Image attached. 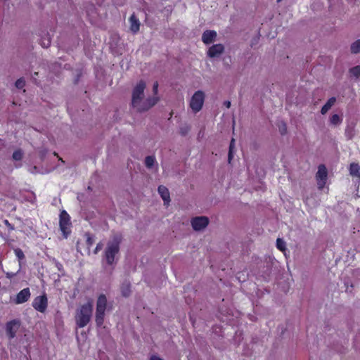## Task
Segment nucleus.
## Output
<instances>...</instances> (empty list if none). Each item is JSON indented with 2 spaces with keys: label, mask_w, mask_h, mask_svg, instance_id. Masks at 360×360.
I'll list each match as a JSON object with an SVG mask.
<instances>
[{
  "label": "nucleus",
  "mask_w": 360,
  "mask_h": 360,
  "mask_svg": "<svg viewBox=\"0 0 360 360\" xmlns=\"http://www.w3.org/2000/svg\"><path fill=\"white\" fill-rule=\"evenodd\" d=\"M146 83L140 81L134 88L132 91L131 105L134 109L139 112H143L149 110L155 105L159 98L157 96L144 98V90Z\"/></svg>",
  "instance_id": "f257e3e1"
},
{
  "label": "nucleus",
  "mask_w": 360,
  "mask_h": 360,
  "mask_svg": "<svg viewBox=\"0 0 360 360\" xmlns=\"http://www.w3.org/2000/svg\"><path fill=\"white\" fill-rule=\"evenodd\" d=\"M122 240L120 235H115L108 242L105 249L104 255L106 262L108 265H112L116 262V257L120 252V245Z\"/></svg>",
  "instance_id": "f03ea898"
},
{
  "label": "nucleus",
  "mask_w": 360,
  "mask_h": 360,
  "mask_svg": "<svg viewBox=\"0 0 360 360\" xmlns=\"http://www.w3.org/2000/svg\"><path fill=\"white\" fill-rule=\"evenodd\" d=\"M93 311L91 302L82 304L76 311L75 321L79 328L85 327L91 321Z\"/></svg>",
  "instance_id": "7ed1b4c3"
},
{
  "label": "nucleus",
  "mask_w": 360,
  "mask_h": 360,
  "mask_svg": "<svg viewBox=\"0 0 360 360\" xmlns=\"http://www.w3.org/2000/svg\"><path fill=\"white\" fill-rule=\"evenodd\" d=\"M108 307V300L104 294L98 297L96 306L95 321L98 326H101L104 322L105 311Z\"/></svg>",
  "instance_id": "20e7f679"
},
{
  "label": "nucleus",
  "mask_w": 360,
  "mask_h": 360,
  "mask_svg": "<svg viewBox=\"0 0 360 360\" xmlns=\"http://www.w3.org/2000/svg\"><path fill=\"white\" fill-rule=\"evenodd\" d=\"M205 101V94L202 91L198 90L192 96L189 106L194 113L199 112L203 105Z\"/></svg>",
  "instance_id": "39448f33"
},
{
  "label": "nucleus",
  "mask_w": 360,
  "mask_h": 360,
  "mask_svg": "<svg viewBox=\"0 0 360 360\" xmlns=\"http://www.w3.org/2000/svg\"><path fill=\"white\" fill-rule=\"evenodd\" d=\"M59 225L63 235L65 238H68L71 232V222L70 215L65 210H63L60 214Z\"/></svg>",
  "instance_id": "423d86ee"
},
{
  "label": "nucleus",
  "mask_w": 360,
  "mask_h": 360,
  "mask_svg": "<svg viewBox=\"0 0 360 360\" xmlns=\"http://www.w3.org/2000/svg\"><path fill=\"white\" fill-rule=\"evenodd\" d=\"M328 176V172L326 167L323 165H321L318 167V171L316 174L317 185L319 189H322L326 182Z\"/></svg>",
  "instance_id": "0eeeda50"
},
{
  "label": "nucleus",
  "mask_w": 360,
  "mask_h": 360,
  "mask_svg": "<svg viewBox=\"0 0 360 360\" xmlns=\"http://www.w3.org/2000/svg\"><path fill=\"white\" fill-rule=\"evenodd\" d=\"M20 326V321L17 319L12 320L6 323V332L9 339H13L15 337Z\"/></svg>",
  "instance_id": "6e6552de"
},
{
  "label": "nucleus",
  "mask_w": 360,
  "mask_h": 360,
  "mask_svg": "<svg viewBox=\"0 0 360 360\" xmlns=\"http://www.w3.org/2000/svg\"><path fill=\"white\" fill-rule=\"evenodd\" d=\"M191 226L195 231L204 229L209 224V219L207 217H196L191 219Z\"/></svg>",
  "instance_id": "1a4fd4ad"
},
{
  "label": "nucleus",
  "mask_w": 360,
  "mask_h": 360,
  "mask_svg": "<svg viewBox=\"0 0 360 360\" xmlns=\"http://www.w3.org/2000/svg\"><path fill=\"white\" fill-rule=\"evenodd\" d=\"M48 306V300L45 295L37 297L32 302V307L39 312H44Z\"/></svg>",
  "instance_id": "9d476101"
},
{
  "label": "nucleus",
  "mask_w": 360,
  "mask_h": 360,
  "mask_svg": "<svg viewBox=\"0 0 360 360\" xmlns=\"http://www.w3.org/2000/svg\"><path fill=\"white\" fill-rule=\"evenodd\" d=\"M225 50L224 46L222 44H216L210 46L207 51V56L211 58H219L224 53Z\"/></svg>",
  "instance_id": "9b49d317"
},
{
  "label": "nucleus",
  "mask_w": 360,
  "mask_h": 360,
  "mask_svg": "<svg viewBox=\"0 0 360 360\" xmlns=\"http://www.w3.org/2000/svg\"><path fill=\"white\" fill-rule=\"evenodd\" d=\"M217 37V32L214 30H205L202 34V41L206 45L211 44L215 41Z\"/></svg>",
  "instance_id": "f8f14e48"
},
{
  "label": "nucleus",
  "mask_w": 360,
  "mask_h": 360,
  "mask_svg": "<svg viewBox=\"0 0 360 360\" xmlns=\"http://www.w3.org/2000/svg\"><path fill=\"white\" fill-rule=\"evenodd\" d=\"M30 289L29 288H24L22 289V290H20L17 296H16V300H15V302L17 304H22V303H24L26 301L28 300V299L30 298Z\"/></svg>",
  "instance_id": "ddd939ff"
},
{
  "label": "nucleus",
  "mask_w": 360,
  "mask_h": 360,
  "mask_svg": "<svg viewBox=\"0 0 360 360\" xmlns=\"http://www.w3.org/2000/svg\"><path fill=\"white\" fill-rule=\"evenodd\" d=\"M129 23H130V30L133 33H136L139 32L140 28V22L139 20L136 17L134 14H132L129 19Z\"/></svg>",
  "instance_id": "4468645a"
},
{
  "label": "nucleus",
  "mask_w": 360,
  "mask_h": 360,
  "mask_svg": "<svg viewBox=\"0 0 360 360\" xmlns=\"http://www.w3.org/2000/svg\"><path fill=\"white\" fill-rule=\"evenodd\" d=\"M158 193L164 200L165 204H168L170 201L169 193L168 189L164 186L158 187Z\"/></svg>",
  "instance_id": "2eb2a0df"
},
{
  "label": "nucleus",
  "mask_w": 360,
  "mask_h": 360,
  "mask_svg": "<svg viewBox=\"0 0 360 360\" xmlns=\"http://www.w3.org/2000/svg\"><path fill=\"white\" fill-rule=\"evenodd\" d=\"M336 101V98L335 97H331L328 100L326 103L322 107L321 110V114L324 115L326 114L330 108L331 107L335 104Z\"/></svg>",
  "instance_id": "dca6fc26"
},
{
  "label": "nucleus",
  "mask_w": 360,
  "mask_h": 360,
  "mask_svg": "<svg viewBox=\"0 0 360 360\" xmlns=\"http://www.w3.org/2000/svg\"><path fill=\"white\" fill-rule=\"evenodd\" d=\"M360 167L356 163H352L349 166V174L353 176H360Z\"/></svg>",
  "instance_id": "f3484780"
},
{
  "label": "nucleus",
  "mask_w": 360,
  "mask_h": 360,
  "mask_svg": "<svg viewBox=\"0 0 360 360\" xmlns=\"http://www.w3.org/2000/svg\"><path fill=\"white\" fill-rule=\"evenodd\" d=\"M121 292L123 296L128 297L130 294V283L127 281L124 282L121 285Z\"/></svg>",
  "instance_id": "a211bd4d"
},
{
  "label": "nucleus",
  "mask_w": 360,
  "mask_h": 360,
  "mask_svg": "<svg viewBox=\"0 0 360 360\" xmlns=\"http://www.w3.org/2000/svg\"><path fill=\"white\" fill-rule=\"evenodd\" d=\"M234 148H235V139H232L229 145V155H228V161L230 163L234 153Z\"/></svg>",
  "instance_id": "6ab92c4d"
},
{
  "label": "nucleus",
  "mask_w": 360,
  "mask_h": 360,
  "mask_svg": "<svg viewBox=\"0 0 360 360\" xmlns=\"http://www.w3.org/2000/svg\"><path fill=\"white\" fill-rule=\"evenodd\" d=\"M342 119L337 114H334L330 118V122L333 125H339L342 123Z\"/></svg>",
  "instance_id": "aec40b11"
},
{
  "label": "nucleus",
  "mask_w": 360,
  "mask_h": 360,
  "mask_svg": "<svg viewBox=\"0 0 360 360\" xmlns=\"http://www.w3.org/2000/svg\"><path fill=\"white\" fill-rule=\"evenodd\" d=\"M345 136L347 139H352L355 135L354 127L353 126H348L345 129Z\"/></svg>",
  "instance_id": "412c9836"
},
{
  "label": "nucleus",
  "mask_w": 360,
  "mask_h": 360,
  "mask_svg": "<svg viewBox=\"0 0 360 360\" xmlns=\"http://www.w3.org/2000/svg\"><path fill=\"white\" fill-rule=\"evenodd\" d=\"M156 162L155 158L152 155H148L145 158V165L146 167L151 168Z\"/></svg>",
  "instance_id": "4be33fe9"
},
{
  "label": "nucleus",
  "mask_w": 360,
  "mask_h": 360,
  "mask_svg": "<svg viewBox=\"0 0 360 360\" xmlns=\"http://www.w3.org/2000/svg\"><path fill=\"white\" fill-rule=\"evenodd\" d=\"M276 248L283 252L286 250V243L282 238H277Z\"/></svg>",
  "instance_id": "5701e85b"
},
{
  "label": "nucleus",
  "mask_w": 360,
  "mask_h": 360,
  "mask_svg": "<svg viewBox=\"0 0 360 360\" xmlns=\"http://www.w3.org/2000/svg\"><path fill=\"white\" fill-rule=\"evenodd\" d=\"M350 49L351 52L353 53H357L360 52V39L352 43Z\"/></svg>",
  "instance_id": "b1692460"
},
{
  "label": "nucleus",
  "mask_w": 360,
  "mask_h": 360,
  "mask_svg": "<svg viewBox=\"0 0 360 360\" xmlns=\"http://www.w3.org/2000/svg\"><path fill=\"white\" fill-rule=\"evenodd\" d=\"M349 72L352 76L358 77L360 75V65H356L351 68Z\"/></svg>",
  "instance_id": "393cba45"
},
{
  "label": "nucleus",
  "mask_w": 360,
  "mask_h": 360,
  "mask_svg": "<svg viewBox=\"0 0 360 360\" xmlns=\"http://www.w3.org/2000/svg\"><path fill=\"white\" fill-rule=\"evenodd\" d=\"M13 158L15 160H20L22 158V153L20 150H17L13 153Z\"/></svg>",
  "instance_id": "a878e982"
},
{
  "label": "nucleus",
  "mask_w": 360,
  "mask_h": 360,
  "mask_svg": "<svg viewBox=\"0 0 360 360\" xmlns=\"http://www.w3.org/2000/svg\"><path fill=\"white\" fill-rule=\"evenodd\" d=\"M15 85L18 89H22L25 85V81L22 78H20L15 82Z\"/></svg>",
  "instance_id": "bb28decb"
},
{
  "label": "nucleus",
  "mask_w": 360,
  "mask_h": 360,
  "mask_svg": "<svg viewBox=\"0 0 360 360\" xmlns=\"http://www.w3.org/2000/svg\"><path fill=\"white\" fill-rule=\"evenodd\" d=\"M14 252H15V256L19 259H22L24 257H25V255H24V253L22 251V250H20V248H16L14 250Z\"/></svg>",
  "instance_id": "cd10ccee"
},
{
  "label": "nucleus",
  "mask_w": 360,
  "mask_h": 360,
  "mask_svg": "<svg viewBox=\"0 0 360 360\" xmlns=\"http://www.w3.org/2000/svg\"><path fill=\"white\" fill-rule=\"evenodd\" d=\"M189 130L190 127L187 125H185L180 128V133L181 135L185 136L188 132Z\"/></svg>",
  "instance_id": "c85d7f7f"
},
{
  "label": "nucleus",
  "mask_w": 360,
  "mask_h": 360,
  "mask_svg": "<svg viewBox=\"0 0 360 360\" xmlns=\"http://www.w3.org/2000/svg\"><path fill=\"white\" fill-rule=\"evenodd\" d=\"M102 248L103 245L101 243H98L95 248L94 253L97 254L102 249Z\"/></svg>",
  "instance_id": "c756f323"
},
{
  "label": "nucleus",
  "mask_w": 360,
  "mask_h": 360,
  "mask_svg": "<svg viewBox=\"0 0 360 360\" xmlns=\"http://www.w3.org/2000/svg\"><path fill=\"white\" fill-rule=\"evenodd\" d=\"M158 82L154 83L153 84V92L155 94L158 93Z\"/></svg>",
  "instance_id": "7c9ffc66"
},
{
  "label": "nucleus",
  "mask_w": 360,
  "mask_h": 360,
  "mask_svg": "<svg viewBox=\"0 0 360 360\" xmlns=\"http://www.w3.org/2000/svg\"><path fill=\"white\" fill-rule=\"evenodd\" d=\"M15 275H16V273H13V272H8V273H6V277L8 278H11L13 276H15Z\"/></svg>",
  "instance_id": "2f4dec72"
},
{
  "label": "nucleus",
  "mask_w": 360,
  "mask_h": 360,
  "mask_svg": "<svg viewBox=\"0 0 360 360\" xmlns=\"http://www.w3.org/2000/svg\"><path fill=\"white\" fill-rule=\"evenodd\" d=\"M86 242L89 245H91L94 243V240L90 236H88Z\"/></svg>",
  "instance_id": "473e14b6"
},
{
  "label": "nucleus",
  "mask_w": 360,
  "mask_h": 360,
  "mask_svg": "<svg viewBox=\"0 0 360 360\" xmlns=\"http://www.w3.org/2000/svg\"><path fill=\"white\" fill-rule=\"evenodd\" d=\"M224 105L227 108H229L231 107V102L229 101H226L224 102Z\"/></svg>",
  "instance_id": "72a5a7b5"
},
{
  "label": "nucleus",
  "mask_w": 360,
  "mask_h": 360,
  "mask_svg": "<svg viewBox=\"0 0 360 360\" xmlns=\"http://www.w3.org/2000/svg\"><path fill=\"white\" fill-rule=\"evenodd\" d=\"M150 360H163L162 359L160 358L159 356H152L150 357Z\"/></svg>",
  "instance_id": "f704fd0d"
},
{
  "label": "nucleus",
  "mask_w": 360,
  "mask_h": 360,
  "mask_svg": "<svg viewBox=\"0 0 360 360\" xmlns=\"http://www.w3.org/2000/svg\"><path fill=\"white\" fill-rule=\"evenodd\" d=\"M56 267L59 271H60L63 268V265L60 263L57 262L56 263Z\"/></svg>",
  "instance_id": "c9c22d12"
},
{
  "label": "nucleus",
  "mask_w": 360,
  "mask_h": 360,
  "mask_svg": "<svg viewBox=\"0 0 360 360\" xmlns=\"http://www.w3.org/2000/svg\"><path fill=\"white\" fill-rule=\"evenodd\" d=\"M49 45H50V41H49V40H47V41H46V42H44V43H43V44H42V46H43L44 47H48Z\"/></svg>",
  "instance_id": "e433bc0d"
},
{
  "label": "nucleus",
  "mask_w": 360,
  "mask_h": 360,
  "mask_svg": "<svg viewBox=\"0 0 360 360\" xmlns=\"http://www.w3.org/2000/svg\"><path fill=\"white\" fill-rule=\"evenodd\" d=\"M285 130H286L285 126H284V128L281 129V134H283L285 132Z\"/></svg>",
  "instance_id": "4c0bfd02"
},
{
  "label": "nucleus",
  "mask_w": 360,
  "mask_h": 360,
  "mask_svg": "<svg viewBox=\"0 0 360 360\" xmlns=\"http://www.w3.org/2000/svg\"><path fill=\"white\" fill-rule=\"evenodd\" d=\"M282 1V0H277V1H278V2H280V1Z\"/></svg>",
  "instance_id": "58836bf2"
}]
</instances>
